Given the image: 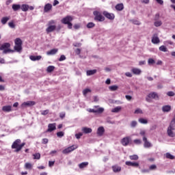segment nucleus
<instances>
[{
	"label": "nucleus",
	"instance_id": "nucleus-1",
	"mask_svg": "<svg viewBox=\"0 0 175 175\" xmlns=\"http://www.w3.org/2000/svg\"><path fill=\"white\" fill-rule=\"evenodd\" d=\"M24 146H25V142H23L21 144V139H18L16 140H15L12 145V148L13 149H16L15 150V152H18L20 151H21V150L23 149V147H24Z\"/></svg>",
	"mask_w": 175,
	"mask_h": 175
},
{
	"label": "nucleus",
	"instance_id": "nucleus-2",
	"mask_svg": "<svg viewBox=\"0 0 175 175\" xmlns=\"http://www.w3.org/2000/svg\"><path fill=\"white\" fill-rule=\"evenodd\" d=\"M0 50L3 51V54H8L9 53H14V50L10 49V43L5 42L0 46Z\"/></svg>",
	"mask_w": 175,
	"mask_h": 175
},
{
	"label": "nucleus",
	"instance_id": "nucleus-3",
	"mask_svg": "<svg viewBox=\"0 0 175 175\" xmlns=\"http://www.w3.org/2000/svg\"><path fill=\"white\" fill-rule=\"evenodd\" d=\"M175 130V118L172 120L170 126L167 128V135L170 137H174V133L173 131Z\"/></svg>",
	"mask_w": 175,
	"mask_h": 175
},
{
	"label": "nucleus",
	"instance_id": "nucleus-4",
	"mask_svg": "<svg viewBox=\"0 0 175 175\" xmlns=\"http://www.w3.org/2000/svg\"><path fill=\"white\" fill-rule=\"evenodd\" d=\"M94 109H88V111H89V113H98V114H102V113H103V111H105V108L103 107H100L99 105H95L94 106Z\"/></svg>",
	"mask_w": 175,
	"mask_h": 175
},
{
	"label": "nucleus",
	"instance_id": "nucleus-5",
	"mask_svg": "<svg viewBox=\"0 0 175 175\" xmlns=\"http://www.w3.org/2000/svg\"><path fill=\"white\" fill-rule=\"evenodd\" d=\"M93 14L94 16L95 21H99V22L105 21V16H103L102 14H100V12H99L98 11H94L93 12Z\"/></svg>",
	"mask_w": 175,
	"mask_h": 175
},
{
	"label": "nucleus",
	"instance_id": "nucleus-6",
	"mask_svg": "<svg viewBox=\"0 0 175 175\" xmlns=\"http://www.w3.org/2000/svg\"><path fill=\"white\" fill-rule=\"evenodd\" d=\"M77 148V146L72 145L71 146H69L68 148L63 150L62 153L63 154H69V152H72V151H74V150H76Z\"/></svg>",
	"mask_w": 175,
	"mask_h": 175
},
{
	"label": "nucleus",
	"instance_id": "nucleus-7",
	"mask_svg": "<svg viewBox=\"0 0 175 175\" xmlns=\"http://www.w3.org/2000/svg\"><path fill=\"white\" fill-rule=\"evenodd\" d=\"M70 21H73V16H67L62 19V24H69Z\"/></svg>",
	"mask_w": 175,
	"mask_h": 175
},
{
	"label": "nucleus",
	"instance_id": "nucleus-8",
	"mask_svg": "<svg viewBox=\"0 0 175 175\" xmlns=\"http://www.w3.org/2000/svg\"><path fill=\"white\" fill-rule=\"evenodd\" d=\"M143 142H144V147L145 148H150V147H152V144L147 140V137H143Z\"/></svg>",
	"mask_w": 175,
	"mask_h": 175
},
{
	"label": "nucleus",
	"instance_id": "nucleus-9",
	"mask_svg": "<svg viewBox=\"0 0 175 175\" xmlns=\"http://www.w3.org/2000/svg\"><path fill=\"white\" fill-rule=\"evenodd\" d=\"M129 142H131V137H125L121 140V143L122 146H126L129 144Z\"/></svg>",
	"mask_w": 175,
	"mask_h": 175
},
{
	"label": "nucleus",
	"instance_id": "nucleus-10",
	"mask_svg": "<svg viewBox=\"0 0 175 175\" xmlns=\"http://www.w3.org/2000/svg\"><path fill=\"white\" fill-rule=\"evenodd\" d=\"M103 14L105 16V17H106L109 20H114L115 16L113 15V14H110V13L107 12V11H104L103 12Z\"/></svg>",
	"mask_w": 175,
	"mask_h": 175
},
{
	"label": "nucleus",
	"instance_id": "nucleus-11",
	"mask_svg": "<svg viewBox=\"0 0 175 175\" xmlns=\"http://www.w3.org/2000/svg\"><path fill=\"white\" fill-rule=\"evenodd\" d=\"M51 9H53V5L46 3L44 7V13H49Z\"/></svg>",
	"mask_w": 175,
	"mask_h": 175
},
{
	"label": "nucleus",
	"instance_id": "nucleus-12",
	"mask_svg": "<svg viewBox=\"0 0 175 175\" xmlns=\"http://www.w3.org/2000/svg\"><path fill=\"white\" fill-rule=\"evenodd\" d=\"M57 129V127L55 126V123L49 124L48 125V129L46 132H53V131H55Z\"/></svg>",
	"mask_w": 175,
	"mask_h": 175
},
{
	"label": "nucleus",
	"instance_id": "nucleus-13",
	"mask_svg": "<svg viewBox=\"0 0 175 175\" xmlns=\"http://www.w3.org/2000/svg\"><path fill=\"white\" fill-rule=\"evenodd\" d=\"M159 38L158 37V35L154 34V36L152 38V43L154 44H158L159 43Z\"/></svg>",
	"mask_w": 175,
	"mask_h": 175
},
{
	"label": "nucleus",
	"instance_id": "nucleus-14",
	"mask_svg": "<svg viewBox=\"0 0 175 175\" xmlns=\"http://www.w3.org/2000/svg\"><path fill=\"white\" fill-rule=\"evenodd\" d=\"M112 170L113 173H120V172H121V166H119L118 165H113Z\"/></svg>",
	"mask_w": 175,
	"mask_h": 175
},
{
	"label": "nucleus",
	"instance_id": "nucleus-15",
	"mask_svg": "<svg viewBox=\"0 0 175 175\" xmlns=\"http://www.w3.org/2000/svg\"><path fill=\"white\" fill-rule=\"evenodd\" d=\"M103 133H105V128L103 126H100L97 129V135L98 136H103Z\"/></svg>",
	"mask_w": 175,
	"mask_h": 175
},
{
	"label": "nucleus",
	"instance_id": "nucleus-16",
	"mask_svg": "<svg viewBox=\"0 0 175 175\" xmlns=\"http://www.w3.org/2000/svg\"><path fill=\"white\" fill-rule=\"evenodd\" d=\"M36 105L35 101H27V102H24L22 104V107H25L27 106H34Z\"/></svg>",
	"mask_w": 175,
	"mask_h": 175
},
{
	"label": "nucleus",
	"instance_id": "nucleus-17",
	"mask_svg": "<svg viewBox=\"0 0 175 175\" xmlns=\"http://www.w3.org/2000/svg\"><path fill=\"white\" fill-rule=\"evenodd\" d=\"M57 27L55 25H50L46 29V31L47 33H50V32H53V31H55V29Z\"/></svg>",
	"mask_w": 175,
	"mask_h": 175
},
{
	"label": "nucleus",
	"instance_id": "nucleus-18",
	"mask_svg": "<svg viewBox=\"0 0 175 175\" xmlns=\"http://www.w3.org/2000/svg\"><path fill=\"white\" fill-rule=\"evenodd\" d=\"M29 59H31V61H40V59H42V56L41 55H30L29 56Z\"/></svg>",
	"mask_w": 175,
	"mask_h": 175
},
{
	"label": "nucleus",
	"instance_id": "nucleus-19",
	"mask_svg": "<svg viewBox=\"0 0 175 175\" xmlns=\"http://www.w3.org/2000/svg\"><path fill=\"white\" fill-rule=\"evenodd\" d=\"M170 110H172V107H170V105H164L162 107V111H163V113H169Z\"/></svg>",
	"mask_w": 175,
	"mask_h": 175
},
{
	"label": "nucleus",
	"instance_id": "nucleus-20",
	"mask_svg": "<svg viewBox=\"0 0 175 175\" xmlns=\"http://www.w3.org/2000/svg\"><path fill=\"white\" fill-rule=\"evenodd\" d=\"M125 163L127 166H133V167H137L139 166L138 163H133L131 161H126Z\"/></svg>",
	"mask_w": 175,
	"mask_h": 175
},
{
	"label": "nucleus",
	"instance_id": "nucleus-21",
	"mask_svg": "<svg viewBox=\"0 0 175 175\" xmlns=\"http://www.w3.org/2000/svg\"><path fill=\"white\" fill-rule=\"evenodd\" d=\"M58 53V49H51V51L46 52L47 55H54Z\"/></svg>",
	"mask_w": 175,
	"mask_h": 175
},
{
	"label": "nucleus",
	"instance_id": "nucleus-22",
	"mask_svg": "<svg viewBox=\"0 0 175 175\" xmlns=\"http://www.w3.org/2000/svg\"><path fill=\"white\" fill-rule=\"evenodd\" d=\"M148 98H150L151 99H158V94L155 92H152L148 95Z\"/></svg>",
	"mask_w": 175,
	"mask_h": 175
},
{
	"label": "nucleus",
	"instance_id": "nucleus-23",
	"mask_svg": "<svg viewBox=\"0 0 175 175\" xmlns=\"http://www.w3.org/2000/svg\"><path fill=\"white\" fill-rule=\"evenodd\" d=\"M2 110H3V111L9 113V111H12V106H10V105L3 106L2 107Z\"/></svg>",
	"mask_w": 175,
	"mask_h": 175
},
{
	"label": "nucleus",
	"instance_id": "nucleus-24",
	"mask_svg": "<svg viewBox=\"0 0 175 175\" xmlns=\"http://www.w3.org/2000/svg\"><path fill=\"white\" fill-rule=\"evenodd\" d=\"M10 20V16H4L1 18V24H3V25H5V24H6V23L8 22V21Z\"/></svg>",
	"mask_w": 175,
	"mask_h": 175
},
{
	"label": "nucleus",
	"instance_id": "nucleus-25",
	"mask_svg": "<svg viewBox=\"0 0 175 175\" xmlns=\"http://www.w3.org/2000/svg\"><path fill=\"white\" fill-rule=\"evenodd\" d=\"M21 9L23 12H28L29 9V5H27V4H23L21 6Z\"/></svg>",
	"mask_w": 175,
	"mask_h": 175
},
{
	"label": "nucleus",
	"instance_id": "nucleus-26",
	"mask_svg": "<svg viewBox=\"0 0 175 175\" xmlns=\"http://www.w3.org/2000/svg\"><path fill=\"white\" fill-rule=\"evenodd\" d=\"M12 9L14 12H17V10H20V9H21V5L20 4H13Z\"/></svg>",
	"mask_w": 175,
	"mask_h": 175
},
{
	"label": "nucleus",
	"instance_id": "nucleus-27",
	"mask_svg": "<svg viewBox=\"0 0 175 175\" xmlns=\"http://www.w3.org/2000/svg\"><path fill=\"white\" fill-rule=\"evenodd\" d=\"M116 10H118L119 12H121V10H124V4L119 3L116 5Z\"/></svg>",
	"mask_w": 175,
	"mask_h": 175
},
{
	"label": "nucleus",
	"instance_id": "nucleus-28",
	"mask_svg": "<svg viewBox=\"0 0 175 175\" xmlns=\"http://www.w3.org/2000/svg\"><path fill=\"white\" fill-rule=\"evenodd\" d=\"M82 131L84 133H91L92 132V129L88 127H83Z\"/></svg>",
	"mask_w": 175,
	"mask_h": 175
},
{
	"label": "nucleus",
	"instance_id": "nucleus-29",
	"mask_svg": "<svg viewBox=\"0 0 175 175\" xmlns=\"http://www.w3.org/2000/svg\"><path fill=\"white\" fill-rule=\"evenodd\" d=\"M131 72H133V75H140L142 73V70L139 68H133Z\"/></svg>",
	"mask_w": 175,
	"mask_h": 175
},
{
	"label": "nucleus",
	"instance_id": "nucleus-30",
	"mask_svg": "<svg viewBox=\"0 0 175 175\" xmlns=\"http://www.w3.org/2000/svg\"><path fill=\"white\" fill-rule=\"evenodd\" d=\"M96 73V70H89L86 72L87 76H92V75H95Z\"/></svg>",
	"mask_w": 175,
	"mask_h": 175
},
{
	"label": "nucleus",
	"instance_id": "nucleus-31",
	"mask_svg": "<svg viewBox=\"0 0 175 175\" xmlns=\"http://www.w3.org/2000/svg\"><path fill=\"white\" fill-rule=\"evenodd\" d=\"M88 166V162H83L79 165V169H84V167H87Z\"/></svg>",
	"mask_w": 175,
	"mask_h": 175
},
{
	"label": "nucleus",
	"instance_id": "nucleus-32",
	"mask_svg": "<svg viewBox=\"0 0 175 175\" xmlns=\"http://www.w3.org/2000/svg\"><path fill=\"white\" fill-rule=\"evenodd\" d=\"M14 42L16 46H21L23 44V41L20 38H16Z\"/></svg>",
	"mask_w": 175,
	"mask_h": 175
},
{
	"label": "nucleus",
	"instance_id": "nucleus-33",
	"mask_svg": "<svg viewBox=\"0 0 175 175\" xmlns=\"http://www.w3.org/2000/svg\"><path fill=\"white\" fill-rule=\"evenodd\" d=\"M55 69V67L54 66H49L46 68V72H48V73H51V72H53Z\"/></svg>",
	"mask_w": 175,
	"mask_h": 175
},
{
	"label": "nucleus",
	"instance_id": "nucleus-34",
	"mask_svg": "<svg viewBox=\"0 0 175 175\" xmlns=\"http://www.w3.org/2000/svg\"><path fill=\"white\" fill-rule=\"evenodd\" d=\"M14 49V51H17L18 53H20V51L23 50V47L21 46V45H15Z\"/></svg>",
	"mask_w": 175,
	"mask_h": 175
},
{
	"label": "nucleus",
	"instance_id": "nucleus-35",
	"mask_svg": "<svg viewBox=\"0 0 175 175\" xmlns=\"http://www.w3.org/2000/svg\"><path fill=\"white\" fill-rule=\"evenodd\" d=\"M165 157L167 159H174V156L172 155V154L169 152L165 153Z\"/></svg>",
	"mask_w": 175,
	"mask_h": 175
},
{
	"label": "nucleus",
	"instance_id": "nucleus-36",
	"mask_svg": "<svg viewBox=\"0 0 175 175\" xmlns=\"http://www.w3.org/2000/svg\"><path fill=\"white\" fill-rule=\"evenodd\" d=\"M109 90H110V91H117V90H118V86L117 85L109 86Z\"/></svg>",
	"mask_w": 175,
	"mask_h": 175
},
{
	"label": "nucleus",
	"instance_id": "nucleus-37",
	"mask_svg": "<svg viewBox=\"0 0 175 175\" xmlns=\"http://www.w3.org/2000/svg\"><path fill=\"white\" fill-rule=\"evenodd\" d=\"M129 158L131 161H137L139 159V156L137 154L131 155Z\"/></svg>",
	"mask_w": 175,
	"mask_h": 175
},
{
	"label": "nucleus",
	"instance_id": "nucleus-38",
	"mask_svg": "<svg viewBox=\"0 0 175 175\" xmlns=\"http://www.w3.org/2000/svg\"><path fill=\"white\" fill-rule=\"evenodd\" d=\"M86 27L87 28H89V29L94 28V27H95V23L92 22H90L87 24Z\"/></svg>",
	"mask_w": 175,
	"mask_h": 175
},
{
	"label": "nucleus",
	"instance_id": "nucleus-39",
	"mask_svg": "<svg viewBox=\"0 0 175 175\" xmlns=\"http://www.w3.org/2000/svg\"><path fill=\"white\" fill-rule=\"evenodd\" d=\"M137 126V122L135 120L132 121L130 124L131 128H136Z\"/></svg>",
	"mask_w": 175,
	"mask_h": 175
},
{
	"label": "nucleus",
	"instance_id": "nucleus-40",
	"mask_svg": "<svg viewBox=\"0 0 175 175\" xmlns=\"http://www.w3.org/2000/svg\"><path fill=\"white\" fill-rule=\"evenodd\" d=\"M121 110V107H116L115 108H113L111 111L112 113H118V111H120Z\"/></svg>",
	"mask_w": 175,
	"mask_h": 175
},
{
	"label": "nucleus",
	"instance_id": "nucleus-41",
	"mask_svg": "<svg viewBox=\"0 0 175 175\" xmlns=\"http://www.w3.org/2000/svg\"><path fill=\"white\" fill-rule=\"evenodd\" d=\"M154 27H161V25H162V21H155V22L154 23Z\"/></svg>",
	"mask_w": 175,
	"mask_h": 175
},
{
	"label": "nucleus",
	"instance_id": "nucleus-42",
	"mask_svg": "<svg viewBox=\"0 0 175 175\" xmlns=\"http://www.w3.org/2000/svg\"><path fill=\"white\" fill-rule=\"evenodd\" d=\"M160 51H163V53H166L167 51V48L166 46L162 45L159 47Z\"/></svg>",
	"mask_w": 175,
	"mask_h": 175
},
{
	"label": "nucleus",
	"instance_id": "nucleus-43",
	"mask_svg": "<svg viewBox=\"0 0 175 175\" xmlns=\"http://www.w3.org/2000/svg\"><path fill=\"white\" fill-rule=\"evenodd\" d=\"M139 122H140L141 124H148V121H147V120L144 119V118H139L138 120Z\"/></svg>",
	"mask_w": 175,
	"mask_h": 175
},
{
	"label": "nucleus",
	"instance_id": "nucleus-44",
	"mask_svg": "<svg viewBox=\"0 0 175 175\" xmlns=\"http://www.w3.org/2000/svg\"><path fill=\"white\" fill-rule=\"evenodd\" d=\"M148 65H154V64H155V60H154L152 58H150L148 60Z\"/></svg>",
	"mask_w": 175,
	"mask_h": 175
},
{
	"label": "nucleus",
	"instance_id": "nucleus-45",
	"mask_svg": "<svg viewBox=\"0 0 175 175\" xmlns=\"http://www.w3.org/2000/svg\"><path fill=\"white\" fill-rule=\"evenodd\" d=\"M25 169H32V164L29 163H26L25 164Z\"/></svg>",
	"mask_w": 175,
	"mask_h": 175
},
{
	"label": "nucleus",
	"instance_id": "nucleus-46",
	"mask_svg": "<svg viewBox=\"0 0 175 175\" xmlns=\"http://www.w3.org/2000/svg\"><path fill=\"white\" fill-rule=\"evenodd\" d=\"M33 159H40V153H36L33 154Z\"/></svg>",
	"mask_w": 175,
	"mask_h": 175
},
{
	"label": "nucleus",
	"instance_id": "nucleus-47",
	"mask_svg": "<svg viewBox=\"0 0 175 175\" xmlns=\"http://www.w3.org/2000/svg\"><path fill=\"white\" fill-rule=\"evenodd\" d=\"M64 135H65V133L63 131H59L57 133V137H64Z\"/></svg>",
	"mask_w": 175,
	"mask_h": 175
},
{
	"label": "nucleus",
	"instance_id": "nucleus-48",
	"mask_svg": "<svg viewBox=\"0 0 175 175\" xmlns=\"http://www.w3.org/2000/svg\"><path fill=\"white\" fill-rule=\"evenodd\" d=\"M49 111H50L49 109H46V110L42 111L41 114L42 116H47Z\"/></svg>",
	"mask_w": 175,
	"mask_h": 175
},
{
	"label": "nucleus",
	"instance_id": "nucleus-49",
	"mask_svg": "<svg viewBox=\"0 0 175 175\" xmlns=\"http://www.w3.org/2000/svg\"><path fill=\"white\" fill-rule=\"evenodd\" d=\"M134 113L135 114H143V111L140 109H137Z\"/></svg>",
	"mask_w": 175,
	"mask_h": 175
},
{
	"label": "nucleus",
	"instance_id": "nucleus-50",
	"mask_svg": "<svg viewBox=\"0 0 175 175\" xmlns=\"http://www.w3.org/2000/svg\"><path fill=\"white\" fill-rule=\"evenodd\" d=\"M66 59V57L64 55H62L59 59V61L61 62L62 61H65Z\"/></svg>",
	"mask_w": 175,
	"mask_h": 175
},
{
	"label": "nucleus",
	"instance_id": "nucleus-51",
	"mask_svg": "<svg viewBox=\"0 0 175 175\" xmlns=\"http://www.w3.org/2000/svg\"><path fill=\"white\" fill-rule=\"evenodd\" d=\"M133 24H135V25H140V21L137 20H133L132 21Z\"/></svg>",
	"mask_w": 175,
	"mask_h": 175
},
{
	"label": "nucleus",
	"instance_id": "nucleus-52",
	"mask_svg": "<svg viewBox=\"0 0 175 175\" xmlns=\"http://www.w3.org/2000/svg\"><path fill=\"white\" fill-rule=\"evenodd\" d=\"M9 27L10 28H16V25H14V23L13 22H10L8 23Z\"/></svg>",
	"mask_w": 175,
	"mask_h": 175
},
{
	"label": "nucleus",
	"instance_id": "nucleus-53",
	"mask_svg": "<svg viewBox=\"0 0 175 175\" xmlns=\"http://www.w3.org/2000/svg\"><path fill=\"white\" fill-rule=\"evenodd\" d=\"M81 136H83V133H77L75 134V137L76 139H80V137H81Z\"/></svg>",
	"mask_w": 175,
	"mask_h": 175
},
{
	"label": "nucleus",
	"instance_id": "nucleus-54",
	"mask_svg": "<svg viewBox=\"0 0 175 175\" xmlns=\"http://www.w3.org/2000/svg\"><path fill=\"white\" fill-rule=\"evenodd\" d=\"M88 92H91V90H90V89H85L83 91V95H87Z\"/></svg>",
	"mask_w": 175,
	"mask_h": 175
},
{
	"label": "nucleus",
	"instance_id": "nucleus-55",
	"mask_svg": "<svg viewBox=\"0 0 175 175\" xmlns=\"http://www.w3.org/2000/svg\"><path fill=\"white\" fill-rule=\"evenodd\" d=\"M157 169V165H152L149 167V170H155Z\"/></svg>",
	"mask_w": 175,
	"mask_h": 175
},
{
	"label": "nucleus",
	"instance_id": "nucleus-56",
	"mask_svg": "<svg viewBox=\"0 0 175 175\" xmlns=\"http://www.w3.org/2000/svg\"><path fill=\"white\" fill-rule=\"evenodd\" d=\"M135 144H142V140L140 139H134Z\"/></svg>",
	"mask_w": 175,
	"mask_h": 175
},
{
	"label": "nucleus",
	"instance_id": "nucleus-57",
	"mask_svg": "<svg viewBox=\"0 0 175 175\" xmlns=\"http://www.w3.org/2000/svg\"><path fill=\"white\" fill-rule=\"evenodd\" d=\"M47 143H49V139L47 138L42 139V144H47Z\"/></svg>",
	"mask_w": 175,
	"mask_h": 175
},
{
	"label": "nucleus",
	"instance_id": "nucleus-58",
	"mask_svg": "<svg viewBox=\"0 0 175 175\" xmlns=\"http://www.w3.org/2000/svg\"><path fill=\"white\" fill-rule=\"evenodd\" d=\"M94 102H99V97L98 96H93Z\"/></svg>",
	"mask_w": 175,
	"mask_h": 175
},
{
	"label": "nucleus",
	"instance_id": "nucleus-59",
	"mask_svg": "<svg viewBox=\"0 0 175 175\" xmlns=\"http://www.w3.org/2000/svg\"><path fill=\"white\" fill-rule=\"evenodd\" d=\"M73 46H74L75 47H80V46H81V43H80V42H76V43H74V44H73Z\"/></svg>",
	"mask_w": 175,
	"mask_h": 175
},
{
	"label": "nucleus",
	"instance_id": "nucleus-60",
	"mask_svg": "<svg viewBox=\"0 0 175 175\" xmlns=\"http://www.w3.org/2000/svg\"><path fill=\"white\" fill-rule=\"evenodd\" d=\"M167 95L168 96H174L175 94H174V92H168L167 93Z\"/></svg>",
	"mask_w": 175,
	"mask_h": 175
},
{
	"label": "nucleus",
	"instance_id": "nucleus-61",
	"mask_svg": "<svg viewBox=\"0 0 175 175\" xmlns=\"http://www.w3.org/2000/svg\"><path fill=\"white\" fill-rule=\"evenodd\" d=\"M142 173H150V169H144L142 170Z\"/></svg>",
	"mask_w": 175,
	"mask_h": 175
},
{
	"label": "nucleus",
	"instance_id": "nucleus-62",
	"mask_svg": "<svg viewBox=\"0 0 175 175\" xmlns=\"http://www.w3.org/2000/svg\"><path fill=\"white\" fill-rule=\"evenodd\" d=\"M154 21H158L159 20V14H156L154 16Z\"/></svg>",
	"mask_w": 175,
	"mask_h": 175
},
{
	"label": "nucleus",
	"instance_id": "nucleus-63",
	"mask_svg": "<svg viewBox=\"0 0 175 175\" xmlns=\"http://www.w3.org/2000/svg\"><path fill=\"white\" fill-rule=\"evenodd\" d=\"M53 24H55V21L51 20V21H50L48 23V25H49V26L53 25Z\"/></svg>",
	"mask_w": 175,
	"mask_h": 175
},
{
	"label": "nucleus",
	"instance_id": "nucleus-64",
	"mask_svg": "<svg viewBox=\"0 0 175 175\" xmlns=\"http://www.w3.org/2000/svg\"><path fill=\"white\" fill-rule=\"evenodd\" d=\"M60 118H65V112H62L59 113Z\"/></svg>",
	"mask_w": 175,
	"mask_h": 175
}]
</instances>
